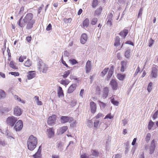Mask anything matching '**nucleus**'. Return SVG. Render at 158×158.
<instances>
[{
    "instance_id": "32",
    "label": "nucleus",
    "mask_w": 158,
    "mask_h": 158,
    "mask_svg": "<svg viewBox=\"0 0 158 158\" xmlns=\"http://www.w3.org/2000/svg\"><path fill=\"white\" fill-rule=\"evenodd\" d=\"M125 77V75L121 74H118L117 75V78L120 81H123Z\"/></svg>"
},
{
    "instance_id": "51",
    "label": "nucleus",
    "mask_w": 158,
    "mask_h": 158,
    "mask_svg": "<svg viewBox=\"0 0 158 158\" xmlns=\"http://www.w3.org/2000/svg\"><path fill=\"white\" fill-rule=\"evenodd\" d=\"M113 73L112 72H108V75L106 78V79L107 81L109 80V79L110 78V77L112 76Z\"/></svg>"
},
{
    "instance_id": "47",
    "label": "nucleus",
    "mask_w": 158,
    "mask_h": 158,
    "mask_svg": "<svg viewBox=\"0 0 158 158\" xmlns=\"http://www.w3.org/2000/svg\"><path fill=\"white\" fill-rule=\"evenodd\" d=\"M151 137V134L149 133H148L147 134L146 138H145V140L147 143H148L149 141V140H150Z\"/></svg>"
},
{
    "instance_id": "5",
    "label": "nucleus",
    "mask_w": 158,
    "mask_h": 158,
    "mask_svg": "<svg viewBox=\"0 0 158 158\" xmlns=\"http://www.w3.org/2000/svg\"><path fill=\"white\" fill-rule=\"evenodd\" d=\"M61 123H64L67 122L71 123L73 120V118L67 116H62L60 118Z\"/></svg>"
},
{
    "instance_id": "59",
    "label": "nucleus",
    "mask_w": 158,
    "mask_h": 158,
    "mask_svg": "<svg viewBox=\"0 0 158 158\" xmlns=\"http://www.w3.org/2000/svg\"><path fill=\"white\" fill-rule=\"evenodd\" d=\"M113 118V117L111 116V114H108L105 116L104 119L109 118V119H111Z\"/></svg>"
},
{
    "instance_id": "35",
    "label": "nucleus",
    "mask_w": 158,
    "mask_h": 158,
    "mask_svg": "<svg viewBox=\"0 0 158 158\" xmlns=\"http://www.w3.org/2000/svg\"><path fill=\"white\" fill-rule=\"evenodd\" d=\"M69 81L67 79L63 80L60 81V83L64 85H68L69 84Z\"/></svg>"
},
{
    "instance_id": "38",
    "label": "nucleus",
    "mask_w": 158,
    "mask_h": 158,
    "mask_svg": "<svg viewBox=\"0 0 158 158\" xmlns=\"http://www.w3.org/2000/svg\"><path fill=\"white\" fill-rule=\"evenodd\" d=\"M31 61H30L29 59H28L24 63V65L26 67H29L31 66Z\"/></svg>"
},
{
    "instance_id": "9",
    "label": "nucleus",
    "mask_w": 158,
    "mask_h": 158,
    "mask_svg": "<svg viewBox=\"0 0 158 158\" xmlns=\"http://www.w3.org/2000/svg\"><path fill=\"white\" fill-rule=\"evenodd\" d=\"M112 17V14L110 13L108 14L106 19V24L110 27H111L112 25L113 22Z\"/></svg>"
},
{
    "instance_id": "20",
    "label": "nucleus",
    "mask_w": 158,
    "mask_h": 158,
    "mask_svg": "<svg viewBox=\"0 0 158 158\" xmlns=\"http://www.w3.org/2000/svg\"><path fill=\"white\" fill-rule=\"evenodd\" d=\"M86 71L87 73H89L91 70V61L88 60L86 64Z\"/></svg>"
},
{
    "instance_id": "14",
    "label": "nucleus",
    "mask_w": 158,
    "mask_h": 158,
    "mask_svg": "<svg viewBox=\"0 0 158 158\" xmlns=\"http://www.w3.org/2000/svg\"><path fill=\"white\" fill-rule=\"evenodd\" d=\"M35 23V20L29 22L25 23V25L26 24V29L27 30H30L32 29L33 27V25Z\"/></svg>"
},
{
    "instance_id": "17",
    "label": "nucleus",
    "mask_w": 158,
    "mask_h": 158,
    "mask_svg": "<svg viewBox=\"0 0 158 158\" xmlns=\"http://www.w3.org/2000/svg\"><path fill=\"white\" fill-rule=\"evenodd\" d=\"M77 86L75 84L71 85L68 89V93L69 94L72 93L76 89Z\"/></svg>"
},
{
    "instance_id": "41",
    "label": "nucleus",
    "mask_w": 158,
    "mask_h": 158,
    "mask_svg": "<svg viewBox=\"0 0 158 158\" xmlns=\"http://www.w3.org/2000/svg\"><path fill=\"white\" fill-rule=\"evenodd\" d=\"M14 98L16 100H17L19 102H21L22 103H25V101L23 100H21V98L17 95H15Z\"/></svg>"
},
{
    "instance_id": "26",
    "label": "nucleus",
    "mask_w": 158,
    "mask_h": 158,
    "mask_svg": "<svg viewBox=\"0 0 158 158\" xmlns=\"http://www.w3.org/2000/svg\"><path fill=\"white\" fill-rule=\"evenodd\" d=\"M89 23V21L88 18H86L83 21V26L84 27H88Z\"/></svg>"
},
{
    "instance_id": "61",
    "label": "nucleus",
    "mask_w": 158,
    "mask_h": 158,
    "mask_svg": "<svg viewBox=\"0 0 158 158\" xmlns=\"http://www.w3.org/2000/svg\"><path fill=\"white\" fill-rule=\"evenodd\" d=\"M51 29L52 25L50 23L48 25L47 27L46 30L48 31H49Z\"/></svg>"
},
{
    "instance_id": "10",
    "label": "nucleus",
    "mask_w": 158,
    "mask_h": 158,
    "mask_svg": "<svg viewBox=\"0 0 158 158\" xmlns=\"http://www.w3.org/2000/svg\"><path fill=\"white\" fill-rule=\"evenodd\" d=\"M22 110L19 106H15L14 110V114L16 116H20L22 114Z\"/></svg>"
},
{
    "instance_id": "18",
    "label": "nucleus",
    "mask_w": 158,
    "mask_h": 158,
    "mask_svg": "<svg viewBox=\"0 0 158 158\" xmlns=\"http://www.w3.org/2000/svg\"><path fill=\"white\" fill-rule=\"evenodd\" d=\"M109 92V90L108 88L106 87L104 88L103 93L102 95L103 98L105 99L107 97Z\"/></svg>"
},
{
    "instance_id": "36",
    "label": "nucleus",
    "mask_w": 158,
    "mask_h": 158,
    "mask_svg": "<svg viewBox=\"0 0 158 158\" xmlns=\"http://www.w3.org/2000/svg\"><path fill=\"white\" fill-rule=\"evenodd\" d=\"M99 103V105L101 109H103L106 106V104L100 101H98Z\"/></svg>"
},
{
    "instance_id": "57",
    "label": "nucleus",
    "mask_w": 158,
    "mask_h": 158,
    "mask_svg": "<svg viewBox=\"0 0 158 158\" xmlns=\"http://www.w3.org/2000/svg\"><path fill=\"white\" fill-rule=\"evenodd\" d=\"M71 123L70 124V126L72 127H75L76 124V122L75 120H73L72 121Z\"/></svg>"
},
{
    "instance_id": "60",
    "label": "nucleus",
    "mask_w": 158,
    "mask_h": 158,
    "mask_svg": "<svg viewBox=\"0 0 158 158\" xmlns=\"http://www.w3.org/2000/svg\"><path fill=\"white\" fill-rule=\"evenodd\" d=\"M143 9L142 8H140L139 11L138 17L139 18L140 17H141L142 15Z\"/></svg>"
},
{
    "instance_id": "54",
    "label": "nucleus",
    "mask_w": 158,
    "mask_h": 158,
    "mask_svg": "<svg viewBox=\"0 0 158 158\" xmlns=\"http://www.w3.org/2000/svg\"><path fill=\"white\" fill-rule=\"evenodd\" d=\"M158 110H157L154 114L152 118L153 119V120L156 119L157 117L158 114Z\"/></svg>"
},
{
    "instance_id": "64",
    "label": "nucleus",
    "mask_w": 158,
    "mask_h": 158,
    "mask_svg": "<svg viewBox=\"0 0 158 158\" xmlns=\"http://www.w3.org/2000/svg\"><path fill=\"white\" fill-rule=\"evenodd\" d=\"M31 40V36H27L26 37V40L28 42H30Z\"/></svg>"
},
{
    "instance_id": "4",
    "label": "nucleus",
    "mask_w": 158,
    "mask_h": 158,
    "mask_svg": "<svg viewBox=\"0 0 158 158\" xmlns=\"http://www.w3.org/2000/svg\"><path fill=\"white\" fill-rule=\"evenodd\" d=\"M17 120V119L16 118L12 116L8 117L7 119L6 122L8 125L13 127Z\"/></svg>"
},
{
    "instance_id": "11",
    "label": "nucleus",
    "mask_w": 158,
    "mask_h": 158,
    "mask_svg": "<svg viewBox=\"0 0 158 158\" xmlns=\"http://www.w3.org/2000/svg\"><path fill=\"white\" fill-rule=\"evenodd\" d=\"M90 106L91 113L93 114L95 113L97 108L96 104L94 102H92L90 103Z\"/></svg>"
},
{
    "instance_id": "42",
    "label": "nucleus",
    "mask_w": 158,
    "mask_h": 158,
    "mask_svg": "<svg viewBox=\"0 0 158 158\" xmlns=\"http://www.w3.org/2000/svg\"><path fill=\"white\" fill-rule=\"evenodd\" d=\"M92 120L93 119L89 120L87 122V125L89 127H93V122L92 121Z\"/></svg>"
},
{
    "instance_id": "40",
    "label": "nucleus",
    "mask_w": 158,
    "mask_h": 158,
    "mask_svg": "<svg viewBox=\"0 0 158 158\" xmlns=\"http://www.w3.org/2000/svg\"><path fill=\"white\" fill-rule=\"evenodd\" d=\"M109 68H105L102 71L101 73V75L102 76H104L109 70Z\"/></svg>"
},
{
    "instance_id": "24",
    "label": "nucleus",
    "mask_w": 158,
    "mask_h": 158,
    "mask_svg": "<svg viewBox=\"0 0 158 158\" xmlns=\"http://www.w3.org/2000/svg\"><path fill=\"white\" fill-rule=\"evenodd\" d=\"M128 30L127 29H124L123 31L121 32L119 34L122 37H123L124 38H125L126 36L127 35L128 33Z\"/></svg>"
},
{
    "instance_id": "63",
    "label": "nucleus",
    "mask_w": 158,
    "mask_h": 158,
    "mask_svg": "<svg viewBox=\"0 0 158 158\" xmlns=\"http://www.w3.org/2000/svg\"><path fill=\"white\" fill-rule=\"evenodd\" d=\"M153 40L152 39H150L149 42V46L151 47L152 44Z\"/></svg>"
},
{
    "instance_id": "62",
    "label": "nucleus",
    "mask_w": 158,
    "mask_h": 158,
    "mask_svg": "<svg viewBox=\"0 0 158 158\" xmlns=\"http://www.w3.org/2000/svg\"><path fill=\"white\" fill-rule=\"evenodd\" d=\"M70 61H71V63L73 65L76 64L77 63V61L75 59H73L70 60Z\"/></svg>"
},
{
    "instance_id": "49",
    "label": "nucleus",
    "mask_w": 158,
    "mask_h": 158,
    "mask_svg": "<svg viewBox=\"0 0 158 158\" xmlns=\"http://www.w3.org/2000/svg\"><path fill=\"white\" fill-rule=\"evenodd\" d=\"M9 74L15 77L18 76L19 75V73L16 72H10Z\"/></svg>"
},
{
    "instance_id": "8",
    "label": "nucleus",
    "mask_w": 158,
    "mask_h": 158,
    "mask_svg": "<svg viewBox=\"0 0 158 158\" xmlns=\"http://www.w3.org/2000/svg\"><path fill=\"white\" fill-rule=\"evenodd\" d=\"M23 127V122L22 120H19L15 124L14 128L16 131H19L22 129Z\"/></svg>"
},
{
    "instance_id": "33",
    "label": "nucleus",
    "mask_w": 158,
    "mask_h": 158,
    "mask_svg": "<svg viewBox=\"0 0 158 158\" xmlns=\"http://www.w3.org/2000/svg\"><path fill=\"white\" fill-rule=\"evenodd\" d=\"M120 44V38L118 37H116L115 38V42L114 43L115 46H118Z\"/></svg>"
},
{
    "instance_id": "43",
    "label": "nucleus",
    "mask_w": 158,
    "mask_h": 158,
    "mask_svg": "<svg viewBox=\"0 0 158 158\" xmlns=\"http://www.w3.org/2000/svg\"><path fill=\"white\" fill-rule=\"evenodd\" d=\"M152 83L151 82L149 83V84H148L147 88V90L148 92H150L151 91L152 89Z\"/></svg>"
},
{
    "instance_id": "31",
    "label": "nucleus",
    "mask_w": 158,
    "mask_h": 158,
    "mask_svg": "<svg viewBox=\"0 0 158 158\" xmlns=\"http://www.w3.org/2000/svg\"><path fill=\"white\" fill-rule=\"evenodd\" d=\"M71 72L70 70H68L65 71L64 73V74L62 76L64 78H66L69 75Z\"/></svg>"
},
{
    "instance_id": "13",
    "label": "nucleus",
    "mask_w": 158,
    "mask_h": 158,
    "mask_svg": "<svg viewBox=\"0 0 158 158\" xmlns=\"http://www.w3.org/2000/svg\"><path fill=\"white\" fill-rule=\"evenodd\" d=\"M157 76V70L155 67L152 68L151 77L152 78H156Z\"/></svg>"
},
{
    "instance_id": "53",
    "label": "nucleus",
    "mask_w": 158,
    "mask_h": 158,
    "mask_svg": "<svg viewBox=\"0 0 158 158\" xmlns=\"http://www.w3.org/2000/svg\"><path fill=\"white\" fill-rule=\"evenodd\" d=\"M85 92V90L83 89H81L79 95L80 96L81 98H83V95Z\"/></svg>"
},
{
    "instance_id": "6",
    "label": "nucleus",
    "mask_w": 158,
    "mask_h": 158,
    "mask_svg": "<svg viewBox=\"0 0 158 158\" xmlns=\"http://www.w3.org/2000/svg\"><path fill=\"white\" fill-rule=\"evenodd\" d=\"M56 116L53 115L49 117L48 121V124L49 125H52L54 124L56 120Z\"/></svg>"
},
{
    "instance_id": "46",
    "label": "nucleus",
    "mask_w": 158,
    "mask_h": 158,
    "mask_svg": "<svg viewBox=\"0 0 158 158\" xmlns=\"http://www.w3.org/2000/svg\"><path fill=\"white\" fill-rule=\"evenodd\" d=\"M63 146V144L61 142H59L58 143L57 145V147L60 151H62L63 150L62 148V147Z\"/></svg>"
},
{
    "instance_id": "23",
    "label": "nucleus",
    "mask_w": 158,
    "mask_h": 158,
    "mask_svg": "<svg viewBox=\"0 0 158 158\" xmlns=\"http://www.w3.org/2000/svg\"><path fill=\"white\" fill-rule=\"evenodd\" d=\"M57 94L58 97L59 98L64 96L62 88L60 86L58 87V88L57 89Z\"/></svg>"
},
{
    "instance_id": "7",
    "label": "nucleus",
    "mask_w": 158,
    "mask_h": 158,
    "mask_svg": "<svg viewBox=\"0 0 158 158\" xmlns=\"http://www.w3.org/2000/svg\"><path fill=\"white\" fill-rule=\"evenodd\" d=\"M46 134L49 138H51L54 136L55 132L53 128H49L47 129L46 130Z\"/></svg>"
},
{
    "instance_id": "58",
    "label": "nucleus",
    "mask_w": 158,
    "mask_h": 158,
    "mask_svg": "<svg viewBox=\"0 0 158 158\" xmlns=\"http://www.w3.org/2000/svg\"><path fill=\"white\" fill-rule=\"evenodd\" d=\"M61 62L63 64H64V66H65L67 67H69L68 65L65 62L64 60L63 59V56H62V57L61 58Z\"/></svg>"
},
{
    "instance_id": "21",
    "label": "nucleus",
    "mask_w": 158,
    "mask_h": 158,
    "mask_svg": "<svg viewBox=\"0 0 158 158\" xmlns=\"http://www.w3.org/2000/svg\"><path fill=\"white\" fill-rule=\"evenodd\" d=\"M41 146H40L37 152L35 154L33 155V156L34 158H41V149H40Z\"/></svg>"
},
{
    "instance_id": "44",
    "label": "nucleus",
    "mask_w": 158,
    "mask_h": 158,
    "mask_svg": "<svg viewBox=\"0 0 158 158\" xmlns=\"http://www.w3.org/2000/svg\"><path fill=\"white\" fill-rule=\"evenodd\" d=\"M154 123L151 120L149 123L148 126V129L150 130L154 125Z\"/></svg>"
},
{
    "instance_id": "52",
    "label": "nucleus",
    "mask_w": 158,
    "mask_h": 158,
    "mask_svg": "<svg viewBox=\"0 0 158 158\" xmlns=\"http://www.w3.org/2000/svg\"><path fill=\"white\" fill-rule=\"evenodd\" d=\"M99 123V120H96V121H95L94 123V127H95V128H97L98 127Z\"/></svg>"
},
{
    "instance_id": "45",
    "label": "nucleus",
    "mask_w": 158,
    "mask_h": 158,
    "mask_svg": "<svg viewBox=\"0 0 158 158\" xmlns=\"http://www.w3.org/2000/svg\"><path fill=\"white\" fill-rule=\"evenodd\" d=\"M98 4V0H93L92 6L93 7H96Z\"/></svg>"
},
{
    "instance_id": "34",
    "label": "nucleus",
    "mask_w": 158,
    "mask_h": 158,
    "mask_svg": "<svg viewBox=\"0 0 158 158\" xmlns=\"http://www.w3.org/2000/svg\"><path fill=\"white\" fill-rule=\"evenodd\" d=\"M9 66L10 68L13 69H18L17 67L16 66L15 64V63H14L13 61L10 62L9 64Z\"/></svg>"
},
{
    "instance_id": "2",
    "label": "nucleus",
    "mask_w": 158,
    "mask_h": 158,
    "mask_svg": "<svg viewBox=\"0 0 158 158\" xmlns=\"http://www.w3.org/2000/svg\"><path fill=\"white\" fill-rule=\"evenodd\" d=\"M37 144V140L36 138L31 135L28 138L27 141L28 149L30 150H33L36 147Z\"/></svg>"
},
{
    "instance_id": "27",
    "label": "nucleus",
    "mask_w": 158,
    "mask_h": 158,
    "mask_svg": "<svg viewBox=\"0 0 158 158\" xmlns=\"http://www.w3.org/2000/svg\"><path fill=\"white\" fill-rule=\"evenodd\" d=\"M6 94L5 91L2 90L0 89V99H4L5 98Z\"/></svg>"
},
{
    "instance_id": "48",
    "label": "nucleus",
    "mask_w": 158,
    "mask_h": 158,
    "mask_svg": "<svg viewBox=\"0 0 158 158\" xmlns=\"http://www.w3.org/2000/svg\"><path fill=\"white\" fill-rule=\"evenodd\" d=\"M98 21V19L97 18H94L92 19L91 21V24L92 25H95L96 23H97Z\"/></svg>"
},
{
    "instance_id": "37",
    "label": "nucleus",
    "mask_w": 158,
    "mask_h": 158,
    "mask_svg": "<svg viewBox=\"0 0 158 158\" xmlns=\"http://www.w3.org/2000/svg\"><path fill=\"white\" fill-rule=\"evenodd\" d=\"M24 7L23 6H22L20 10L19 13V15H23V14L25 13V12H24Z\"/></svg>"
},
{
    "instance_id": "1",
    "label": "nucleus",
    "mask_w": 158,
    "mask_h": 158,
    "mask_svg": "<svg viewBox=\"0 0 158 158\" xmlns=\"http://www.w3.org/2000/svg\"><path fill=\"white\" fill-rule=\"evenodd\" d=\"M33 15L31 13L27 14L24 18L22 19L23 16H21L18 21V25L22 27L25 25V23L34 20L32 19Z\"/></svg>"
},
{
    "instance_id": "25",
    "label": "nucleus",
    "mask_w": 158,
    "mask_h": 158,
    "mask_svg": "<svg viewBox=\"0 0 158 158\" xmlns=\"http://www.w3.org/2000/svg\"><path fill=\"white\" fill-rule=\"evenodd\" d=\"M35 101L36 102V103L38 105H42L43 104L42 102L40 101L39 98L38 96H35L34 97Z\"/></svg>"
},
{
    "instance_id": "19",
    "label": "nucleus",
    "mask_w": 158,
    "mask_h": 158,
    "mask_svg": "<svg viewBox=\"0 0 158 158\" xmlns=\"http://www.w3.org/2000/svg\"><path fill=\"white\" fill-rule=\"evenodd\" d=\"M35 71H30L29 72L27 75L28 79L29 80L31 79L35 76Z\"/></svg>"
},
{
    "instance_id": "28",
    "label": "nucleus",
    "mask_w": 158,
    "mask_h": 158,
    "mask_svg": "<svg viewBox=\"0 0 158 158\" xmlns=\"http://www.w3.org/2000/svg\"><path fill=\"white\" fill-rule=\"evenodd\" d=\"M91 153H92L91 155L95 157H98L99 154L98 152L96 150H92L91 151Z\"/></svg>"
},
{
    "instance_id": "55",
    "label": "nucleus",
    "mask_w": 158,
    "mask_h": 158,
    "mask_svg": "<svg viewBox=\"0 0 158 158\" xmlns=\"http://www.w3.org/2000/svg\"><path fill=\"white\" fill-rule=\"evenodd\" d=\"M77 101L75 100H73L70 103V105L72 106H74L76 104Z\"/></svg>"
},
{
    "instance_id": "50",
    "label": "nucleus",
    "mask_w": 158,
    "mask_h": 158,
    "mask_svg": "<svg viewBox=\"0 0 158 158\" xmlns=\"http://www.w3.org/2000/svg\"><path fill=\"white\" fill-rule=\"evenodd\" d=\"M155 146H151L150 147V154H152L154 150L155 149Z\"/></svg>"
},
{
    "instance_id": "22",
    "label": "nucleus",
    "mask_w": 158,
    "mask_h": 158,
    "mask_svg": "<svg viewBox=\"0 0 158 158\" xmlns=\"http://www.w3.org/2000/svg\"><path fill=\"white\" fill-rule=\"evenodd\" d=\"M127 63V62L126 61H121V67L120 71L122 72H124L125 71V69H126Z\"/></svg>"
},
{
    "instance_id": "29",
    "label": "nucleus",
    "mask_w": 158,
    "mask_h": 158,
    "mask_svg": "<svg viewBox=\"0 0 158 158\" xmlns=\"http://www.w3.org/2000/svg\"><path fill=\"white\" fill-rule=\"evenodd\" d=\"M102 9V7L101 6L98 8L95 11L94 15L95 16L99 15L101 13Z\"/></svg>"
},
{
    "instance_id": "30",
    "label": "nucleus",
    "mask_w": 158,
    "mask_h": 158,
    "mask_svg": "<svg viewBox=\"0 0 158 158\" xmlns=\"http://www.w3.org/2000/svg\"><path fill=\"white\" fill-rule=\"evenodd\" d=\"M131 50L129 49H128L126 51L125 53V55L126 57L127 58H129L130 57Z\"/></svg>"
},
{
    "instance_id": "3",
    "label": "nucleus",
    "mask_w": 158,
    "mask_h": 158,
    "mask_svg": "<svg viewBox=\"0 0 158 158\" xmlns=\"http://www.w3.org/2000/svg\"><path fill=\"white\" fill-rule=\"evenodd\" d=\"M48 66L45 63L43 62L41 60L39 61L38 64V68L40 72L46 73L47 70Z\"/></svg>"
},
{
    "instance_id": "16",
    "label": "nucleus",
    "mask_w": 158,
    "mask_h": 158,
    "mask_svg": "<svg viewBox=\"0 0 158 158\" xmlns=\"http://www.w3.org/2000/svg\"><path fill=\"white\" fill-rule=\"evenodd\" d=\"M67 126H64L59 128L58 129V133L59 134H62L64 133L68 129Z\"/></svg>"
},
{
    "instance_id": "15",
    "label": "nucleus",
    "mask_w": 158,
    "mask_h": 158,
    "mask_svg": "<svg viewBox=\"0 0 158 158\" xmlns=\"http://www.w3.org/2000/svg\"><path fill=\"white\" fill-rule=\"evenodd\" d=\"M87 40V35L85 33L83 34L81 38V42L82 44H85Z\"/></svg>"
},
{
    "instance_id": "56",
    "label": "nucleus",
    "mask_w": 158,
    "mask_h": 158,
    "mask_svg": "<svg viewBox=\"0 0 158 158\" xmlns=\"http://www.w3.org/2000/svg\"><path fill=\"white\" fill-rule=\"evenodd\" d=\"M102 116V114L101 113H99L95 117H94L93 119H98Z\"/></svg>"
},
{
    "instance_id": "12",
    "label": "nucleus",
    "mask_w": 158,
    "mask_h": 158,
    "mask_svg": "<svg viewBox=\"0 0 158 158\" xmlns=\"http://www.w3.org/2000/svg\"><path fill=\"white\" fill-rule=\"evenodd\" d=\"M110 84L113 90H116L117 89L118 84L115 79H112Z\"/></svg>"
},
{
    "instance_id": "39",
    "label": "nucleus",
    "mask_w": 158,
    "mask_h": 158,
    "mask_svg": "<svg viewBox=\"0 0 158 158\" xmlns=\"http://www.w3.org/2000/svg\"><path fill=\"white\" fill-rule=\"evenodd\" d=\"M111 102L115 106H118V102L115 100L114 98H112L111 100Z\"/></svg>"
}]
</instances>
